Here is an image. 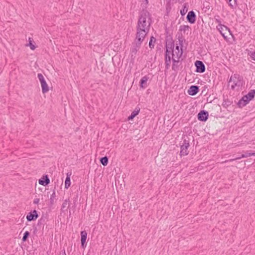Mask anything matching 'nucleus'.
<instances>
[{
  "mask_svg": "<svg viewBox=\"0 0 255 255\" xmlns=\"http://www.w3.org/2000/svg\"><path fill=\"white\" fill-rule=\"evenodd\" d=\"M255 90H252L249 92L248 94L244 96L246 98V99H247L249 102L255 97Z\"/></svg>",
  "mask_w": 255,
  "mask_h": 255,
  "instance_id": "obj_19",
  "label": "nucleus"
},
{
  "mask_svg": "<svg viewBox=\"0 0 255 255\" xmlns=\"http://www.w3.org/2000/svg\"><path fill=\"white\" fill-rule=\"evenodd\" d=\"M39 202V199L38 198H35L33 200V203L35 204H38Z\"/></svg>",
  "mask_w": 255,
  "mask_h": 255,
  "instance_id": "obj_37",
  "label": "nucleus"
},
{
  "mask_svg": "<svg viewBox=\"0 0 255 255\" xmlns=\"http://www.w3.org/2000/svg\"><path fill=\"white\" fill-rule=\"evenodd\" d=\"M171 60H167V57H165V68L168 69L170 66Z\"/></svg>",
  "mask_w": 255,
  "mask_h": 255,
  "instance_id": "obj_31",
  "label": "nucleus"
},
{
  "mask_svg": "<svg viewBox=\"0 0 255 255\" xmlns=\"http://www.w3.org/2000/svg\"><path fill=\"white\" fill-rule=\"evenodd\" d=\"M156 41V38H154L153 36H151L150 39V41L149 42V46L151 49H152L154 48V44Z\"/></svg>",
  "mask_w": 255,
  "mask_h": 255,
  "instance_id": "obj_25",
  "label": "nucleus"
},
{
  "mask_svg": "<svg viewBox=\"0 0 255 255\" xmlns=\"http://www.w3.org/2000/svg\"><path fill=\"white\" fill-rule=\"evenodd\" d=\"M100 161L102 165L104 166H106L108 163V158L107 156H105L101 158Z\"/></svg>",
  "mask_w": 255,
  "mask_h": 255,
  "instance_id": "obj_24",
  "label": "nucleus"
},
{
  "mask_svg": "<svg viewBox=\"0 0 255 255\" xmlns=\"http://www.w3.org/2000/svg\"><path fill=\"white\" fill-rule=\"evenodd\" d=\"M38 217V215L37 211L34 210L33 211L30 212L26 216V219L28 221H32L36 220Z\"/></svg>",
  "mask_w": 255,
  "mask_h": 255,
  "instance_id": "obj_10",
  "label": "nucleus"
},
{
  "mask_svg": "<svg viewBox=\"0 0 255 255\" xmlns=\"http://www.w3.org/2000/svg\"><path fill=\"white\" fill-rule=\"evenodd\" d=\"M173 64L172 66V69L174 71H176L178 69V63L179 62V60L176 59L175 58L172 59Z\"/></svg>",
  "mask_w": 255,
  "mask_h": 255,
  "instance_id": "obj_21",
  "label": "nucleus"
},
{
  "mask_svg": "<svg viewBox=\"0 0 255 255\" xmlns=\"http://www.w3.org/2000/svg\"><path fill=\"white\" fill-rule=\"evenodd\" d=\"M188 3H184L182 8L180 10V14L181 15L183 16L184 15L186 12L188 11Z\"/></svg>",
  "mask_w": 255,
  "mask_h": 255,
  "instance_id": "obj_22",
  "label": "nucleus"
},
{
  "mask_svg": "<svg viewBox=\"0 0 255 255\" xmlns=\"http://www.w3.org/2000/svg\"><path fill=\"white\" fill-rule=\"evenodd\" d=\"M217 29L220 32L221 34L223 36V37L225 39H226L227 36L225 35V33L223 32L224 30L225 29L226 30H228L229 31H230V29L227 26L224 25H218V26H217Z\"/></svg>",
  "mask_w": 255,
  "mask_h": 255,
  "instance_id": "obj_16",
  "label": "nucleus"
},
{
  "mask_svg": "<svg viewBox=\"0 0 255 255\" xmlns=\"http://www.w3.org/2000/svg\"><path fill=\"white\" fill-rule=\"evenodd\" d=\"M185 0H177L178 2L180 3H182L184 2Z\"/></svg>",
  "mask_w": 255,
  "mask_h": 255,
  "instance_id": "obj_40",
  "label": "nucleus"
},
{
  "mask_svg": "<svg viewBox=\"0 0 255 255\" xmlns=\"http://www.w3.org/2000/svg\"><path fill=\"white\" fill-rule=\"evenodd\" d=\"M29 235H30V233H29V232L28 231L25 232V233L23 234V236L22 237V241L23 242H25L27 240V239L28 236H29Z\"/></svg>",
  "mask_w": 255,
  "mask_h": 255,
  "instance_id": "obj_29",
  "label": "nucleus"
},
{
  "mask_svg": "<svg viewBox=\"0 0 255 255\" xmlns=\"http://www.w3.org/2000/svg\"><path fill=\"white\" fill-rule=\"evenodd\" d=\"M142 4H143V6L146 7L148 2V0H142Z\"/></svg>",
  "mask_w": 255,
  "mask_h": 255,
  "instance_id": "obj_36",
  "label": "nucleus"
},
{
  "mask_svg": "<svg viewBox=\"0 0 255 255\" xmlns=\"http://www.w3.org/2000/svg\"><path fill=\"white\" fill-rule=\"evenodd\" d=\"M151 22V14L147 9H143L139 13L136 34L145 36L149 31Z\"/></svg>",
  "mask_w": 255,
  "mask_h": 255,
  "instance_id": "obj_1",
  "label": "nucleus"
},
{
  "mask_svg": "<svg viewBox=\"0 0 255 255\" xmlns=\"http://www.w3.org/2000/svg\"><path fill=\"white\" fill-rule=\"evenodd\" d=\"M190 27L188 25H181L180 27V30L185 32L186 31H188L190 29Z\"/></svg>",
  "mask_w": 255,
  "mask_h": 255,
  "instance_id": "obj_27",
  "label": "nucleus"
},
{
  "mask_svg": "<svg viewBox=\"0 0 255 255\" xmlns=\"http://www.w3.org/2000/svg\"><path fill=\"white\" fill-rule=\"evenodd\" d=\"M183 54V50L182 47L179 48L178 45H176L175 49L171 53L172 59L175 58L176 59L180 60V58Z\"/></svg>",
  "mask_w": 255,
  "mask_h": 255,
  "instance_id": "obj_6",
  "label": "nucleus"
},
{
  "mask_svg": "<svg viewBox=\"0 0 255 255\" xmlns=\"http://www.w3.org/2000/svg\"><path fill=\"white\" fill-rule=\"evenodd\" d=\"M249 55L253 60L255 61V51H251L249 53Z\"/></svg>",
  "mask_w": 255,
  "mask_h": 255,
  "instance_id": "obj_34",
  "label": "nucleus"
},
{
  "mask_svg": "<svg viewBox=\"0 0 255 255\" xmlns=\"http://www.w3.org/2000/svg\"><path fill=\"white\" fill-rule=\"evenodd\" d=\"M87 237V233L86 231H82L81 232V247L84 248L86 246V241Z\"/></svg>",
  "mask_w": 255,
  "mask_h": 255,
  "instance_id": "obj_14",
  "label": "nucleus"
},
{
  "mask_svg": "<svg viewBox=\"0 0 255 255\" xmlns=\"http://www.w3.org/2000/svg\"><path fill=\"white\" fill-rule=\"evenodd\" d=\"M72 175L71 172H68L66 174V178L65 180V188L68 189L71 185L70 177Z\"/></svg>",
  "mask_w": 255,
  "mask_h": 255,
  "instance_id": "obj_17",
  "label": "nucleus"
},
{
  "mask_svg": "<svg viewBox=\"0 0 255 255\" xmlns=\"http://www.w3.org/2000/svg\"><path fill=\"white\" fill-rule=\"evenodd\" d=\"M215 21L216 23H218V25H223L221 23L222 21L221 20V18L219 15H215L214 16Z\"/></svg>",
  "mask_w": 255,
  "mask_h": 255,
  "instance_id": "obj_30",
  "label": "nucleus"
},
{
  "mask_svg": "<svg viewBox=\"0 0 255 255\" xmlns=\"http://www.w3.org/2000/svg\"><path fill=\"white\" fill-rule=\"evenodd\" d=\"M69 199H66L63 202L62 205V209H65L68 207V205H69Z\"/></svg>",
  "mask_w": 255,
  "mask_h": 255,
  "instance_id": "obj_32",
  "label": "nucleus"
},
{
  "mask_svg": "<svg viewBox=\"0 0 255 255\" xmlns=\"http://www.w3.org/2000/svg\"><path fill=\"white\" fill-rule=\"evenodd\" d=\"M232 102L228 100H224L223 102L222 105L224 107H228V106H230Z\"/></svg>",
  "mask_w": 255,
  "mask_h": 255,
  "instance_id": "obj_28",
  "label": "nucleus"
},
{
  "mask_svg": "<svg viewBox=\"0 0 255 255\" xmlns=\"http://www.w3.org/2000/svg\"><path fill=\"white\" fill-rule=\"evenodd\" d=\"M190 139L188 137L186 136V137H183V142L180 146V155L181 156H185L188 154L189 151H188V148L190 146L189 144Z\"/></svg>",
  "mask_w": 255,
  "mask_h": 255,
  "instance_id": "obj_4",
  "label": "nucleus"
},
{
  "mask_svg": "<svg viewBox=\"0 0 255 255\" xmlns=\"http://www.w3.org/2000/svg\"><path fill=\"white\" fill-rule=\"evenodd\" d=\"M58 255H66L65 250L61 251Z\"/></svg>",
  "mask_w": 255,
  "mask_h": 255,
  "instance_id": "obj_39",
  "label": "nucleus"
},
{
  "mask_svg": "<svg viewBox=\"0 0 255 255\" xmlns=\"http://www.w3.org/2000/svg\"><path fill=\"white\" fill-rule=\"evenodd\" d=\"M230 2L232 0H228Z\"/></svg>",
  "mask_w": 255,
  "mask_h": 255,
  "instance_id": "obj_41",
  "label": "nucleus"
},
{
  "mask_svg": "<svg viewBox=\"0 0 255 255\" xmlns=\"http://www.w3.org/2000/svg\"><path fill=\"white\" fill-rule=\"evenodd\" d=\"M171 53H166L165 57H167V60H171L172 59V56L171 57Z\"/></svg>",
  "mask_w": 255,
  "mask_h": 255,
  "instance_id": "obj_35",
  "label": "nucleus"
},
{
  "mask_svg": "<svg viewBox=\"0 0 255 255\" xmlns=\"http://www.w3.org/2000/svg\"><path fill=\"white\" fill-rule=\"evenodd\" d=\"M27 45L29 46L30 49L33 50H34L36 48L35 46L32 43L30 38H29V43Z\"/></svg>",
  "mask_w": 255,
  "mask_h": 255,
  "instance_id": "obj_33",
  "label": "nucleus"
},
{
  "mask_svg": "<svg viewBox=\"0 0 255 255\" xmlns=\"http://www.w3.org/2000/svg\"><path fill=\"white\" fill-rule=\"evenodd\" d=\"M208 112L204 110L200 111L197 115L198 119L202 122L206 121L208 119Z\"/></svg>",
  "mask_w": 255,
  "mask_h": 255,
  "instance_id": "obj_9",
  "label": "nucleus"
},
{
  "mask_svg": "<svg viewBox=\"0 0 255 255\" xmlns=\"http://www.w3.org/2000/svg\"><path fill=\"white\" fill-rule=\"evenodd\" d=\"M195 66L196 67L195 71L197 73H203L205 71V66L201 61L197 60L195 62Z\"/></svg>",
  "mask_w": 255,
  "mask_h": 255,
  "instance_id": "obj_7",
  "label": "nucleus"
},
{
  "mask_svg": "<svg viewBox=\"0 0 255 255\" xmlns=\"http://www.w3.org/2000/svg\"><path fill=\"white\" fill-rule=\"evenodd\" d=\"M39 184L43 186H46L50 183V180L47 175H43L38 181Z\"/></svg>",
  "mask_w": 255,
  "mask_h": 255,
  "instance_id": "obj_13",
  "label": "nucleus"
},
{
  "mask_svg": "<svg viewBox=\"0 0 255 255\" xmlns=\"http://www.w3.org/2000/svg\"><path fill=\"white\" fill-rule=\"evenodd\" d=\"M56 198V193L55 190H53L52 194L50 196V203L52 205L54 203V201Z\"/></svg>",
  "mask_w": 255,
  "mask_h": 255,
  "instance_id": "obj_26",
  "label": "nucleus"
},
{
  "mask_svg": "<svg viewBox=\"0 0 255 255\" xmlns=\"http://www.w3.org/2000/svg\"><path fill=\"white\" fill-rule=\"evenodd\" d=\"M249 102L246 99V98L243 96L241 99H240L237 103L238 106L239 108H243L245 107Z\"/></svg>",
  "mask_w": 255,
  "mask_h": 255,
  "instance_id": "obj_18",
  "label": "nucleus"
},
{
  "mask_svg": "<svg viewBox=\"0 0 255 255\" xmlns=\"http://www.w3.org/2000/svg\"><path fill=\"white\" fill-rule=\"evenodd\" d=\"M186 18L187 21L189 23L191 24H193L195 23L196 20V14L193 11H190L187 14Z\"/></svg>",
  "mask_w": 255,
  "mask_h": 255,
  "instance_id": "obj_11",
  "label": "nucleus"
},
{
  "mask_svg": "<svg viewBox=\"0 0 255 255\" xmlns=\"http://www.w3.org/2000/svg\"><path fill=\"white\" fill-rule=\"evenodd\" d=\"M145 36L140 34H136V37L132 43V45L130 48L132 54L135 55L139 49L142 42L143 41Z\"/></svg>",
  "mask_w": 255,
  "mask_h": 255,
  "instance_id": "obj_3",
  "label": "nucleus"
},
{
  "mask_svg": "<svg viewBox=\"0 0 255 255\" xmlns=\"http://www.w3.org/2000/svg\"><path fill=\"white\" fill-rule=\"evenodd\" d=\"M174 43L173 41H170L166 43V53H173L174 51Z\"/></svg>",
  "mask_w": 255,
  "mask_h": 255,
  "instance_id": "obj_15",
  "label": "nucleus"
},
{
  "mask_svg": "<svg viewBox=\"0 0 255 255\" xmlns=\"http://www.w3.org/2000/svg\"><path fill=\"white\" fill-rule=\"evenodd\" d=\"M252 155H255V151L254 152H249L247 151V152H245V153L242 154L239 157H236L235 158L227 160H226V161H225L224 162H222V163L228 162H232V161H234V160H238V159H241L242 158L248 157H249V156H252Z\"/></svg>",
  "mask_w": 255,
  "mask_h": 255,
  "instance_id": "obj_8",
  "label": "nucleus"
},
{
  "mask_svg": "<svg viewBox=\"0 0 255 255\" xmlns=\"http://www.w3.org/2000/svg\"><path fill=\"white\" fill-rule=\"evenodd\" d=\"M236 0H234V1L235 2V5H233V3H229V5L231 6V8H234V7H235L236 6V5H237V4L236 3Z\"/></svg>",
  "mask_w": 255,
  "mask_h": 255,
  "instance_id": "obj_38",
  "label": "nucleus"
},
{
  "mask_svg": "<svg viewBox=\"0 0 255 255\" xmlns=\"http://www.w3.org/2000/svg\"><path fill=\"white\" fill-rule=\"evenodd\" d=\"M199 91V87L196 85H192L190 87L188 93L191 96L196 95Z\"/></svg>",
  "mask_w": 255,
  "mask_h": 255,
  "instance_id": "obj_12",
  "label": "nucleus"
},
{
  "mask_svg": "<svg viewBox=\"0 0 255 255\" xmlns=\"http://www.w3.org/2000/svg\"><path fill=\"white\" fill-rule=\"evenodd\" d=\"M244 80L243 76L238 74L232 75L230 78L229 83L231 84V89L234 90L236 88L239 89L243 85Z\"/></svg>",
  "mask_w": 255,
  "mask_h": 255,
  "instance_id": "obj_2",
  "label": "nucleus"
},
{
  "mask_svg": "<svg viewBox=\"0 0 255 255\" xmlns=\"http://www.w3.org/2000/svg\"><path fill=\"white\" fill-rule=\"evenodd\" d=\"M37 77L41 83L42 93H47L49 91V88L43 75L41 73H38Z\"/></svg>",
  "mask_w": 255,
  "mask_h": 255,
  "instance_id": "obj_5",
  "label": "nucleus"
},
{
  "mask_svg": "<svg viewBox=\"0 0 255 255\" xmlns=\"http://www.w3.org/2000/svg\"><path fill=\"white\" fill-rule=\"evenodd\" d=\"M140 112V108L136 107L134 110L131 113V115L128 117V120H132Z\"/></svg>",
  "mask_w": 255,
  "mask_h": 255,
  "instance_id": "obj_20",
  "label": "nucleus"
},
{
  "mask_svg": "<svg viewBox=\"0 0 255 255\" xmlns=\"http://www.w3.org/2000/svg\"><path fill=\"white\" fill-rule=\"evenodd\" d=\"M148 79V78L146 76L143 77L141 79L140 81V86L141 87L143 88L145 87L144 85L146 84Z\"/></svg>",
  "mask_w": 255,
  "mask_h": 255,
  "instance_id": "obj_23",
  "label": "nucleus"
}]
</instances>
